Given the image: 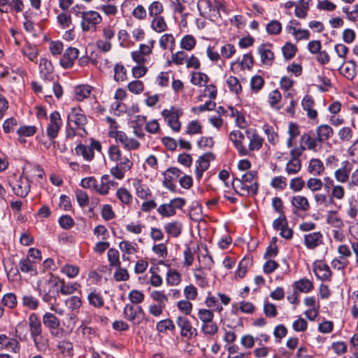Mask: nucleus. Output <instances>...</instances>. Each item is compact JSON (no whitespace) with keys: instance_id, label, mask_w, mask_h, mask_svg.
<instances>
[{"instance_id":"nucleus-1","label":"nucleus","mask_w":358,"mask_h":358,"mask_svg":"<svg viewBox=\"0 0 358 358\" xmlns=\"http://www.w3.org/2000/svg\"><path fill=\"white\" fill-rule=\"evenodd\" d=\"M257 178V171H248L243 174L240 178H234L232 188L236 194L242 196H248L250 194L256 196L259 192V186Z\"/></svg>"},{"instance_id":"nucleus-2","label":"nucleus","mask_w":358,"mask_h":358,"mask_svg":"<svg viewBox=\"0 0 358 358\" xmlns=\"http://www.w3.org/2000/svg\"><path fill=\"white\" fill-rule=\"evenodd\" d=\"M196 6L201 16L213 22L220 20V11L226 10L222 0H197Z\"/></svg>"},{"instance_id":"nucleus-3","label":"nucleus","mask_w":358,"mask_h":358,"mask_svg":"<svg viewBox=\"0 0 358 358\" xmlns=\"http://www.w3.org/2000/svg\"><path fill=\"white\" fill-rule=\"evenodd\" d=\"M42 322L52 336L59 338L62 337L64 331L60 327L59 319L55 315L51 313H45L43 315Z\"/></svg>"},{"instance_id":"nucleus-4","label":"nucleus","mask_w":358,"mask_h":358,"mask_svg":"<svg viewBox=\"0 0 358 358\" xmlns=\"http://www.w3.org/2000/svg\"><path fill=\"white\" fill-rule=\"evenodd\" d=\"M9 185L12 188L13 193L22 198L26 197L31 189L30 180L27 178H24L22 176L16 177L9 180Z\"/></svg>"},{"instance_id":"nucleus-5","label":"nucleus","mask_w":358,"mask_h":358,"mask_svg":"<svg viewBox=\"0 0 358 358\" xmlns=\"http://www.w3.org/2000/svg\"><path fill=\"white\" fill-rule=\"evenodd\" d=\"M80 14L82 18L80 25L83 31H88L92 29L95 31L96 25L102 21V17L96 11H83Z\"/></svg>"},{"instance_id":"nucleus-6","label":"nucleus","mask_w":358,"mask_h":358,"mask_svg":"<svg viewBox=\"0 0 358 358\" xmlns=\"http://www.w3.org/2000/svg\"><path fill=\"white\" fill-rule=\"evenodd\" d=\"M186 201L183 198H175L169 203H163L159 206L157 210L162 217H170L176 214V210H181L185 205Z\"/></svg>"},{"instance_id":"nucleus-7","label":"nucleus","mask_w":358,"mask_h":358,"mask_svg":"<svg viewBox=\"0 0 358 358\" xmlns=\"http://www.w3.org/2000/svg\"><path fill=\"white\" fill-rule=\"evenodd\" d=\"M182 115L180 109H176L173 106L170 109H164L162 111V115L167 121L168 125L175 131L178 132L181 129V122L179 117Z\"/></svg>"},{"instance_id":"nucleus-8","label":"nucleus","mask_w":358,"mask_h":358,"mask_svg":"<svg viewBox=\"0 0 358 358\" xmlns=\"http://www.w3.org/2000/svg\"><path fill=\"white\" fill-rule=\"evenodd\" d=\"M71 122H73L76 129H80L85 135L87 134L85 129V126L87 123V119L80 108L74 107L71 109V111L67 115V124L69 127H70Z\"/></svg>"},{"instance_id":"nucleus-9","label":"nucleus","mask_w":358,"mask_h":358,"mask_svg":"<svg viewBox=\"0 0 358 358\" xmlns=\"http://www.w3.org/2000/svg\"><path fill=\"white\" fill-rule=\"evenodd\" d=\"M108 156L111 161L119 162L118 165L122 166L127 171H129L133 166V162L131 160V153L129 156L122 157V152L117 145H110L108 148Z\"/></svg>"},{"instance_id":"nucleus-10","label":"nucleus","mask_w":358,"mask_h":358,"mask_svg":"<svg viewBox=\"0 0 358 358\" xmlns=\"http://www.w3.org/2000/svg\"><path fill=\"white\" fill-rule=\"evenodd\" d=\"M62 123L60 113L58 111L55 110L50 113V122L46 129V134L50 141H52L57 137Z\"/></svg>"},{"instance_id":"nucleus-11","label":"nucleus","mask_w":358,"mask_h":358,"mask_svg":"<svg viewBox=\"0 0 358 358\" xmlns=\"http://www.w3.org/2000/svg\"><path fill=\"white\" fill-rule=\"evenodd\" d=\"M108 136L115 138L116 142L120 143L128 150H136L140 146V143L138 141L134 138H129L124 131H110Z\"/></svg>"},{"instance_id":"nucleus-12","label":"nucleus","mask_w":358,"mask_h":358,"mask_svg":"<svg viewBox=\"0 0 358 358\" xmlns=\"http://www.w3.org/2000/svg\"><path fill=\"white\" fill-rule=\"evenodd\" d=\"M60 279L59 277L54 275L52 273L48 274V276L39 280L36 283V290L43 291V292L56 293L54 288L57 287L59 284Z\"/></svg>"},{"instance_id":"nucleus-13","label":"nucleus","mask_w":358,"mask_h":358,"mask_svg":"<svg viewBox=\"0 0 358 358\" xmlns=\"http://www.w3.org/2000/svg\"><path fill=\"white\" fill-rule=\"evenodd\" d=\"M176 324L180 329V336L190 339L197 336V330L193 327L190 321L185 316H178Z\"/></svg>"},{"instance_id":"nucleus-14","label":"nucleus","mask_w":358,"mask_h":358,"mask_svg":"<svg viewBox=\"0 0 358 358\" xmlns=\"http://www.w3.org/2000/svg\"><path fill=\"white\" fill-rule=\"evenodd\" d=\"M215 159V155L210 152H206L199 157L196 162L195 169L196 177L198 180L202 177L203 173L209 168L210 160H214Z\"/></svg>"},{"instance_id":"nucleus-15","label":"nucleus","mask_w":358,"mask_h":358,"mask_svg":"<svg viewBox=\"0 0 358 358\" xmlns=\"http://www.w3.org/2000/svg\"><path fill=\"white\" fill-rule=\"evenodd\" d=\"M244 134L239 130H234L229 134V139L232 141L240 156L249 155L248 150L243 145Z\"/></svg>"},{"instance_id":"nucleus-16","label":"nucleus","mask_w":358,"mask_h":358,"mask_svg":"<svg viewBox=\"0 0 358 358\" xmlns=\"http://www.w3.org/2000/svg\"><path fill=\"white\" fill-rule=\"evenodd\" d=\"M273 45L269 43H262L257 48V52L260 55L261 62L267 66H271L275 59L274 53L271 50Z\"/></svg>"},{"instance_id":"nucleus-17","label":"nucleus","mask_w":358,"mask_h":358,"mask_svg":"<svg viewBox=\"0 0 358 358\" xmlns=\"http://www.w3.org/2000/svg\"><path fill=\"white\" fill-rule=\"evenodd\" d=\"M313 272L315 276L322 281H330L331 271L329 266L322 261H317L313 264Z\"/></svg>"},{"instance_id":"nucleus-18","label":"nucleus","mask_w":358,"mask_h":358,"mask_svg":"<svg viewBox=\"0 0 358 358\" xmlns=\"http://www.w3.org/2000/svg\"><path fill=\"white\" fill-rule=\"evenodd\" d=\"M0 350H6L13 353H19L20 351V345L16 338H10L6 334H1Z\"/></svg>"},{"instance_id":"nucleus-19","label":"nucleus","mask_w":358,"mask_h":358,"mask_svg":"<svg viewBox=\"0 0 358 358\" xmlns=\"http://www.w3.org/2000/svg\"><path fill=\"white\" fill-rule=\"evenodd\" d=\"M79 50L76 48L69 47L64 52L60 59V64L64 69L71 68L74 60L78 57Z\"/></svg>"},{"instance_id":"nucleus-20","label":"nucleus","mask_w":358,"mask_h":358,"mask_svg":"<svg viewBox=\"0 0 358 358\" xmlns=\"http://www.w3.org/2000/svg\"><path fill=\"white\" fill-rule=\"evenodd\" d=\"M352 169V164L348 160L343 162L342 166L338 169L334 173L335 179L341 183L349 182Z\"/></svg>"},{"instance_id":"nucleus-21","label":"nucleus","mask_w":358,"mask_h":358,"mask_svg":"<svg viewBox=\"0 0 358 358\" xmlns=\"http://www.w3.org/2000/svg\"><path fill=\"white\" fill-rule=\"evenodd\" d=\"M54 67L52 62L46 58H41L39 63V73L42 79L47 81L54 80Z\"/></svg>"},{"instance_id":"nucleus-22","label":"nucleus","mask_w":358,"mask_h":358,"mask_svg":"<svg viewBox=\"0 0 358 358\" xmlns=\"http://www.w3.org/2000/svg\"><path fill=\"white\" fill-rule=\"evenodd\" d=\"M291 204L294 207L293 213L297 214L299 212H306L310 208V203L308 199L301 195L294 196L291 199Z\"/></svg>"},{"instance_id":"nucleus-23","label":"nucleus","mask_w":358,"mask_h":358,"mask_svg":"<svg viewBox=\"0 0 358 358\" xmlns=\"http://www.w3.org/2000/svg\"><path fill=\"white\" fill-rule=\"evenodd\" d=\"M334 134L332 128L328 124H321L316 129V137L320 143V148Z\"/></svg>"},{"instance_id":"nucleus-24","label":"nucleus","mask_w":358,"mask_h":358,"mask_svg":"<svg viewBox=\"0 0 358 358\" xmlns=\"http://www.w3.org/2000/svg\"><path fill=\"white\" fill-rule=\"evenodd\" d=\"M28 327L30 336L43 331L41 320L36 313H31L29 315Z\"/></svg>"},{"instance_id":"nucleus-25","label":"nucleus","mask_w":358,"mask_h":358,"mask_svg":"<svg viewBox=\"0 0 358 358\" xmlns=\"http://www.w3.org/2000/svg\"><path fill=\"white\" fill-rule=\"evenodd\" d=\"M34 346L38 352H45L49 347V339L48 335L43 331L31 336Z\"/></svg>"},{"instance_id":"nucleus-26","label":"nucleus","mask_w":358,"mask_h":358,"mask_svg":"<svg viewBox=\"0 0 358 358\" xmlns=\"http://www.w3.org/2000/svg\"><path fill=\"white\" fill-rule=\"evenodd\" d=\"M18 268L23 273H29L31 275H36L38 273L36 262L31 261L28 257L20 259Z\"/></svg>"},{"instance_id":"nucleus-27","label":"nucleus","mask_w":358,"mask_h":358,"mask_svg":"<svg viewBox=\"0 0 358 358\" xmlns=\"http://www.w3.org/2000/svg\"><path fill=\"white\" fill-rule=\"evenodd\" d=\"M303 109L307 111V115L310 119H315L317 117V111L313 109L315 101L313 98L306 94L301 101Z\"/></svg>"},{"instance_id":"nucleus-28","label":"nucleus","mask_w":358,"mask_h":358,"mask_svg":"<svg viewBox=\"0 0 358 358\" xmlns=\"http://www.w3.org/2000/svg\"><path fill=\"white\" fill-rule=\"evenodd\" d=\"M322 243V234L313 232L304 236V244L308 249H315Z\"/></svg>"},{"instance_id":"nucleus-29","label":"nucleus","mask_w":358,"mask_h":358,"mask_svg":"<svg viewBox=\"0 0 358 358\" xmlns=\"http://www.w3.org/2000/svg\"><path fill=\"white\" fill-rule=\"evenodd\" d=\"M248 138L250 139L248 151L259 150L262 147L264 139L260 136L258 133L255 131L251 136L249 130L246 131Z\"/></svg>"},{"instance_id":"nucleus-30","label":"nucleus","mask_w":358,"mask_h":358,"mask_svg":"<svg viewBox=\"0 0 358 358\" xmlns=\"http://www.w3.org/2000/svg\"><path fill=\"white\" fill-rule=\"evenodd\" d=\"M324 169V164L320 159L313 158L309 161L308 166L309 173L315 176H319L323 174Z\"/></svg>"},{"instance_id":"nucleus-31","label":"nucleus","mask_w":358,"mask_h":358,"mask_svg":"<svg viewBox=\"0 0 358 358\" xmlns=\"http://www.w3.org/2000/svg\"><path fill=\"white\" fill-rule=\"evenodd\" d=\"M292 287L294 290L302 293H308L314 288L313 283L305 278L295 281Z\"/></svg>"},{"instance_id":"nucleus-32","label":"nucleus","mask_w":358,"mask_h":358,"mask_svg":"<svg viewBox=\"0 0 358 358\" xmlns=\"http://www.w3.org/2000/svg\"><path fill=\"white\" fill-rule=\"evenodd\" d=\"M164 230L169 236L178 238L182 233V224L177 220L168 222L164 225Z\"/></svg>"},{"instance_id":"nucleus-33","label":"nucleus","mask_w":358,"mask_h":358,"mask_svg":"<svg viewBox=\"0 0 358 358\" xmlns=\"http://www.w3.org/2000/svg\"><path fill=\"white\" fill-rule=\"evenodd\" d=\"M301 145L306 148V150H317V148L320 145L317 137H312L310 134L305 133L301 136Z\"/></svg>"},{"instance_id":"nucleus-34","label":"nucleus","mask_w":358,"mask_h":358,"mask_svg":"<svg viewBox=\"0 0 358 358\" xmlns=\"http://www.w3.org/2000/svg\"><path fill=\"white\" fill-rule=\"evenodd\" d=\"M2 306L6 307L10 310L15 309L17 306V296L13 292H8L3 295L1 298Z\"/></svg>"},{"instance_id":"nucleus-35","label":"nucleus","mask_w":358,"mask_h":358,"mask_svg":"<svg viewBox=\"0 0 358 358\" xmlns=\"http://www.w3.org/2000/svg\"><path fill=\"white\" fill-rule=\"evenodd\" d=\"M75 152L77 155H81L85 160L92 161L94 157V150L92 148H89L82 143L78 144L76 148Z\"/></svg>"},{"instance_id":"nucleus-36","label":"nucleus","mask_w":358,"mask_h":358,"mask_svg":"<svg viewBox=\"0 0 358 358\" xmlns=\"http://www.w3.org/2000/svg\"><path fill=\"white\" fill-rule=\"evenodd\" d=\"M252 265V257L250 255L245 256L238 264L236 274L240 278L245 277L248 268Z\"/></svg>"},{"instance_id":"nucleus-37","label":"nucleus","mask_w":358,"mask_h":358,"mask_svg":"<svg viewBox=\"0 0 358 358\" xmlns=\"http://www.w3.org/2000/svg\"><path fill=\"white\" fill-rule=\"evenodd\" d=\"M87 299L90 304L95 308H101L104 305V299L99 292L94 289L89 293Z\"/></svg>"},{"instance_id":"nucleus-38","label":"nucleus","mask_w":358,"mask_h":358,"mask_svg":"<svg viewBox=\"0 0 358 358\" xmlns=\"http://www.w3.org/2000/svg\"><path fill=\"white\" fill-rule=\"evenodd\" d=\"M150 26L157 33H162L168 29V25L163 16L153 17Z\"/></svg>"},{"instance_id":"nucleus-39","label":"nucleus","mask_w":358,"mask_h":358,"mask_svg":"<svg viewBox=\"0 0 358 358\" xmlns=\"http://www.w3.org/2000/svg\"><path fill=\"white\" fill-rule=\"evenodd\" d=\"M337 211L329 210L327 216V222L335 228H342L344 227L343 220L336 215Z\"/></svg>"},{"instance_id":"nucleus-40","label":"nucleus","mask_w":358,"mask_h":358,"mask_svg":"<svg viewBox=\"0 0 358 358\" xmlns=\"http://www.w3.org/2000/svg\"><path fill=\"white\" fill-rule=\"evenodd\" d=\"M22 306L30 310H35L39 306L38 300L31 294H24L22 297Z\"/></svg>"},{"instance_id":"nucleus-41","label":"nucleus","mask_w":358,"mask_h":358,"mask_svg":"<svg viewBox=\"0 0 358 358\" xmlns=\"http://www.w3.org/2000/svg\"><path fill=\"white\" fill-rule=\"evenodd\" d=\"M166 281L168 285L176 286L181 282V275L176 269H169L166 273Z\"/></svg>"},{"instance_id":"nucleus-42","label":"nucleus","mask_w":358,"mask_h":358,"mask_svg":"<svg viewBox=\"0 0 358 358\" xmlns=\"http://www.w3.org/2000/svg\"><path fill=\"white\" fill-rule=\"evenodd\" d=\"M286 29L288 31H292V34L297 41L307 40L310 37V32L308 29H298L292 26H287Z\"/></svg>"},{"instance_id":"nucleus-43","label":"nucleus","mask_w":358,"mask_h":358,"mask_svg":"<svg viewBox=\"0 0 358 358\" xmlns=\"http://www.w3.org/2000/svg\"><path fill=\"white\" fill-rule=\"evenodd\" d=\"M218 329L217 324L213 320L203 323L201 327V331L206 336H214L217 333Z\"/></svg>"},{"instance_id":"nucleus-44","label":"nucleus","mask_w":358,"mask_h":358,"mask_svg":"<svg viewBox=\"0 0 358 358\" xmlns=\"http://www.w3.org/2000/svg\"><path fill=\"white\" fill-rule=\"evenodd\" d=\"M301 161L289 159L285 166V171L287 175L297 174L301 169Z\"/></svg>"},{"instance_id":"nucleus-45","label":"nucleus","mask_w":358,"mask_h":358,"mask_svg":"<svg viewBox=\"0 0 358 358\" xmlns=\"http://www.w3.org/2000/svg\"><path fill=\"white\" fill-rule=\"evenodd\" d=\"M202 133L203 126L198 120H192L188 123L185 130L186 134L195 135Z\"/></svg>"},{"instance_id":"nucleus-46","label":"nucleus","mask_w":358,"mask_h":358,"mask_svg":"<svg viewBox=\"0 0 358 358\" xmlns=\"http://www.w3.org/2000/svg\"><path fill=\"white\" fill-rule=\"evenodd\" d=\"M227 83L231 92L239 94L242 92V87L236 76H230L227 79Z\"/></svg>"},{"instance_id":"nucleus-47","label":"nucleus","mask_w":358,"mask_h":358,"mask_svg":"<svg viewBox=\"0 0 358 358\" xmlns=\"http://www.w3.org/2000/svg\"><path fill=\"white\" fill-rule=\"evenodd\" d=\"M118 199L124 204L129 205L131 203L132 196L125 187H120L116 192Z\"/></svg>"},{"instance_id":"nucleus-48","label":"nucleus","mask_w":358,"mask_h":358,"mask_svg":"<svg viewBox=\"0 0 358 358\" xmlns=\"http://www.w3.org/2000/svg\"><path fill=\"white\" fill-rule=\"evenodd\" d=\"M114 80L117 82L124 81L127 79V69L124 65L116 64L114 66Z\"/></svg>"},{"instance_id":"nucleus-49","label":"nucleus","mask_w":358,"mask_h":358,"mask_svg":"<svg viewBox=\"0 0 358 358\" xmlns=\"http://www.w3.org/2000/svg\"><path fill=\"white\" fill-rule=\"evenodd\" d=\"M109 264L112 267H119L120 266V254L117 249L110 248L107 253Z\"/></svg>"},{"instance_id":"nucleus-50","label":"nucleus","mask_w":358,"mask_h":358,"mask_svg":"<svg viewBox=\"0 0 358 358\" xmlns=\"http://www.w3.org/2000/svg\"><path fill=\"white\" fill-rule=\"evenodd\" d=\"M163 11L162 3L157 1H153L148 7V13L152 18L162 16L161 14Z\"/></svg>"},{"instance_id":"nucleus-51","label":"nucleus","mask_w":358,"mask_h":358,"mask_svg":"<svg viewBox=\"0 0 358 358\" xmlns=\"http://www.w3.org/2000/svg\"><path fill=\"white\" fill-rule=\"evenodd\" d=\"M208 80V76L202 72H193L191 78V83L193 85L204 86Z\"/></svg>"},{"instance_id":"nucleus-52","label":"nucleus","mask_w":358,"mask_h":358,"mask_svg":"<svg viewBox=\"0 0 358 358\" xmlns=\"http://www.w3.org/2000/svg\"><path fill=\"white\" fill-rule=\"evenodd\" d=\"M266 30L269 35H278L282 31V24L278 20H273L266 24Z\"/></svg>"},{"instance_id":"nucleus-53","label":"nucleus","mask_w":358,"mask_h":358,"mask_svg":"<svg viewBox=\"0 0 358 358\" xmlns=\"http://www.w3.org/2000/svg\"><path fill=\"white\" fill-rule=\"evenodd\" d=\"M37 129L32 125H23L18 128L17 134L20 137L33 136L36 133Z\"/></svg>"},{"instance_id":"nucleus-54","label":"nucleus","mask_w":358,"mask_h":358,"mask_svg":"<svg viewBox=\"0 0 358 358\" xmlns=\"http://www.w3.org/2000/svg\"><path fill=\"white\" fill-rule=\"evenodd\" d=\"M157 329L161 333L166 332L167 330L174 331L175 325L171 319L162 320L157 322Z\"/></svg>"},{"instance_id":"nucleus-55","label":"nucleus","mask_w":358,"mask_h":358,"mask_svg":"<svg viewBox=\"0 0 358 358\" xmlns=\"http://www.w3.org/2000/svg\"><path fill=\"white\" fill-rule=\"evenodd\" d=\"M60 288L56 290V293L60 292L63 295L73 294L76 290V284H66L64 280H60Z\"/></svg>"},{"instance_id":"nucleus-56","label":"nucleus","mask_w":358,"mask_h":358,"mask_svg":"<svg viewBox=\"0 0 358 358\" xmlns=\"http://www.w3.org/2000/svg\"><path fill=\"white\" fill-rule=\"evenodd\" d=\"M297 51L296 46L291 43H286L282 48V52L286 59H291L294 57Z\"/></svg>"},{"instance_id":"nucleus-57","label":"nucleus","mask_w":358,"mask_h":358,"mask_svg":"<svg viewBox=\"0 0 358 358\" xmlns=\"http://www.w3.org/2000/svg\"><path fill=\"white\" fill-rule=\"evenodd\" d=\"M177 308L185 315H189L193 308V304L190 302V300H180L177 303Z\"/></svg>"},{"instance_id":"nucleus-58","label":"nucleus","mask_w":358,"mask_h":358,"mask_svg":"<svg viewBox=\"0 0 358 358\" xmlns=\"http://www.w3.org/2000/svg\"><path fill=\"white\" fill-rule=\"evenodd\" d=\"M196 45V39L192 35H185L180 41V47L186 50H192Z\"/></svg>"},{"instance_id":"nucleus-59","label":"nucleus","mask_w":358,"mask_h":358,"mask_svg":"<svg viewBox=\"0 0 358 358\" xmlns=\"http://www.w3.org/2000/svg\"><path fill=\"white\" fill-rule=\"evenodd\" d=\"M198 317L202 324L205 322H210L213 320L214 313L212 310L201 308L198 311Z\"/></svg>"},{"instance_id":"nucleus-60","label":"nucleus","mask_w":358,"mask_h":358,"mask_svg":"<svg viewBox=\"0 0 358 358\" xmlns=\"http://www.w3.org/2000/svg\"><path fill=\"white\" fill-rule=\"evenodd\" d=\"M271 186L276 189L283 190L287 187V178L284 176H275L272 178Z\"/></svg>"},{"instance_id":"nucleus-61","label":"nucleus","mask_w":358,"mask_h":358,"mask_svg":"<svg viewBox=\"0 0 358 358\" xmlns=\"http://www.w3.org/2000/svg\"><path fill=\"white\" fill-rule=\"evenodd\" d=\"M135 186L136 194L140 199H148L152 196L151 191L147 186L143 185L139 182L136 183Z\"/></svg>"},{"instance_id":"nucleus-62","label":"nucleus","mask_w":358,"mask_h":358,"mask_svg":"<svg viewBox=\"0 0 358 358\" xmlns=\"http://www.w3.org/2000/svg\"><path fill=\"white\" fill-rule=\"evenodd\" d=\"M322 186V181L317 178H310L306 182L307 188L313 192L320 190Z\"/></svg>"},{"instance_id":"nucleus-63","label":"nucleus","mask_w":358,"mask_h":358,"mask_svg":"<svg viewBox=\"0 0 358 358\" xmlns=\"http://www.w3.org/2000/svg\"><path fill=\"white\" fill-rule=\"evenodd\" d=\"M128 298L134 304H138L142 303L144 301L145 295L144 294L137 289H132L128 295Z\"/></svg>"},{"instance_id":"nucleus-64","label":"nucleus","mask_w":358,"mask_h":358,"mask_svg":"<svg viewBox=\"0 0 358 358\" xmlns=\"http://www.w3.org/2000/svg\"><path fill=\"white\" fill-rule=\"evenodd\" d=\"M236 50L234 45L227 43L220 49V55L224 59H230L236 53Z\"/></svg>"}]
</instances>
